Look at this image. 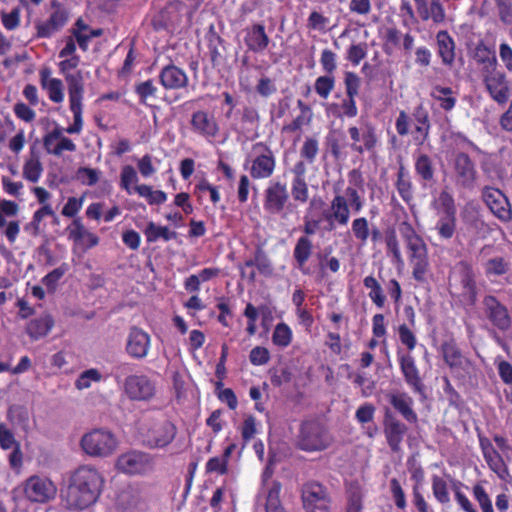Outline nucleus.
I'll list each match as a JSON object with an SVG mask.
<instances>
[{
    "label": "nucleus",
    "mask_w": 512,
    "mask_h": 512,
    "mask_svg": "<svg viewBox=\"0 0 512 512\" xmlns=\"http://www.w3.org/2000/svg\"><path fill=\"white\" fill-rule=\"evenodd\" d=\"M104 477L91 465H81L69 476L68 485L63 491V500L70 510H84L98 500Z\"/></svg>",
    "instance_id": "nucleus-1"
},
{
    "label": "nucleus",
    "mask_w": 512,
    "mask_h": 512,
    "mask_svg": "<svg viewBox=\"0 0 512 512\" xmlns=\"http://www.w3.org/2000/svg\"><path fill=\"white\" fill-rule=\"evenodd\" d=\"M80 63V56L73 55L59 62V70L64 75L68 87L69 108L74 121L65 131L68 134H79L83 128L84 80L81 71L71 73Z\"/></svg>",
    "instance_id": "nucleus-2"
},
{
    "label": "nucleus",
    "mask_w": 512,
    "mask_h": 512,
    "mask_svg": "<svg viewBox=\"0 0 512 512\" xmlns=\"http://www.w3.org/2000/svg\"><path fill=\"white\" fill-rule=\"evenodd\" d=\"M397 332L399 341L407 349V352L398 349L396 353L403 378L414 393L419 394L422 398H426L425 384L421 378L416 360L411 354L417 346V337L407 324H400L397 328Z\"/></svg>",
    "instance_id": "nucleus-3"
},
{
    "label": "nucleus",
    "mask_w": 512,
    "mask_h": 512,
    "mask_svg": "<svg viewBox=\"0 0 512 512\" xmlns=\"http://www.w3.org/2000/svg\"><path fill=\"white\" fill-rule=\"evenodd\" d=\"M276 165V156L271 147L265 142H256L252 145L251 154L244 167L249 170L253 180H263L274 174Z\"/></svg>",
    "instance_id": "nucleus-4"
},
{
    "label": "nucleus",
    "mask_w": 512,
    "mask_h": 512,
    "mask_svg": "<svg viewBox=\"0 0 512 512\" xmlns=\"http://www.w3.org/2000/svg\"><path fill=\"white\" fill-rule=\"evenodd\" d=\"M117 444L115 435L102 428L85 433L80 441L82 450L91 457H108L114 453Z\"/></svg>",
    "instance_id": "nucleus-5"
},
{
    "label": "nucleus",
    "mask_w": 512,
    "mask_h": 512,
    "mask_svg": "<svg viewBox=\"0 0 512 512\" xmlns=\"http://www.w3.org/2000/svg\"><path fill=\"white\" fill-rule=\"evenodd\" d=\"M331 444V437L325 427L316 420L304 421L298 436L299 449L306 452L322 451Z\"/></svg>",
    "instance_id": "nucleus-6"
},
{
    "label": "nucleus",
    "mask_w": 512,
    "mask_h": 512,
    "mask_svg": "<svg viewBox=\"0 0 512 512\" xmlns=\"http://www.w3.org/2000/svg\"><path fill=\"white\" fill-rule=\"evenodd\" d=\"M438 220L435 225L439 237L444 240L451 239L456 232V206L453 196L446 190H442L438 197Z\"/></svg>",
    "instance_id": "nucleus-7"
},
{
    "label": "nucleus",
    "mask_w": 512,
    "mask_h": 512,
    "mask_svg": "<svg viewBox=\"0 0 512 512\" xmlns=\"http://www.w3.org/2000/svg\"><path fill=\"white\" fill-rule=\"evenodd\" d=\"M452 180L457 189H474L478 177L475 162L465 152H457L452 159Z\"/></svg>",
    "instance_id": "nucleus-8"
},
{
    "label": "nucleus",
    "mask_w": 512,
    "mask_h": 512,
    "mask_svg": "<svg viewBox=\"0 0 512 512\" xmlns=\"http://www.w3.org/2000/svg\"><path fill=\"white\" fill-rule=\"evenodd\" d=\"M479 259L485 277L496 283L499 278L505 277L511 270V262L506 257L496 253L492 245H484L479 252Z\"/></svg>",
    "instance_id": "nucleus-9"
},
{
    "label": "nucleus",
    "mask_w": 512,
    "mask_h": 512,
    "mask_svg": "<svg viewBox=\"0 0 512 512\" xmlns=\"http://www.w3.org/2000/svg\"><path fill=\"white\" fill-rule=\"evenodd\" d=\"M290 205V195L285 182L270 181L263 194V209L270 216L282 215L285 207Z\"/></svg>",
    "instance_id": "nucleus-10"
},
{
    "label": "nucleus",
    "mask_w": 512,
    "mask_h": 512,
    "mask_svg": "<svg viewBox=\"0 0 512 512\" xmlns=\"http://www.w3.org/2000/svg\"><path fill=\"white\" fill-rule=\"evenodd\" d=\"M301 498L305 512H330L331 499L327 488L319 482L303 485Z\"/></svg>",
    "instance_id": "nucleus-11"
},
{
    "label": "nucleus",
    "mask_w": 512,
    "mask_h": 512,
    "mask_svg": "<svg viewBox=\"0 0 512 512\" xmlns=\"http://www.w3.org/2000/svg\"><path fill=\"white\" fill-rule=\"evenodd\" d=\"M348 134L351 139L350 148L353 152L358 154L375 153L379 144V135L372 123H366L362 127L350 126Z\"/></svg>",
    "instance_id": "nucleus-12"
},
{
    "label": "nucleus",
    "mask_w": 512,
    "mask_h": 512,
    "mask_svg": "<svg viewBox=\"0 0 512 512\" xmlns=\"http://www.w3.org/2000/svg\"><path fill=\"white\" fill-rule=\"evenodd\" d=\"M408 258L412 267V276L419 283L427 282V274L430 270L428 247L421 237L406 244Z\"/></svg>",
    "instance_id": "nucleus-13"
},
{
    "label": "nucleus",
    "mask_w": 512,
    "mask_h": 512,
    "mask_svg": "<svg viewBox=\"0 0 512 512\" xmlns=\"http://www.w3.org/2000/svg\"><path fill=\"white\" fill-rule=\"evenodd\" d=\"M454 273L458 278L461 289L460 298L469 305H475L478 300L479 289L472 264L467 260H461L456 263Z\"/></svg>",
    "instance_id": "nucleus-14"
},
{
    "label": "nucleus",
    "mask_w": 512,
    "mask_h": 512,
    "mask_svg": "<svg viewBox=\"0 0 512 512\" xmlns=\"http://www.w3.org/2000/svg\"><path fill=\"white\" fill-rule=\"evenodd\" d=\"M115 467L128 475L145 474L153 469V458L148 453L129 451L117 458Z\"/></svg>",
    "instance_id": "nucleus-15"
},
{
    "label": "nucleus",
    "mask_w": 512,
    "mask_h": 512,
    "mask_svg": "<svg viewBox=\"0 0 512 512\" xmlns=\"http://www.w3.org/2000/svg\"><path fill=\"white\" fill-rule=\"evenodd\" d=\"M123 389L132 401H150L156 394L155 382L145 374L127 376Z\"/></svg>",
    "instance_id": "nucleus-16"
},
{
    "label": "nucleus",
    "mask_w": 512,
    "mask_h": 512,
    "mask_svg": "<svg viewBox=\"0 0 512 512\" xmlns=\"http://www.w3.org/2000/svg\"><path fill=\"white\" fill-rule=\"evenodd\" d=\"M482 199L498 220L503 223L512 221V206L507 196L500 189L485 187L482 191Z\"/></svg>",
    "instance_id": "nucleus-17"
},
{
    "label": "nucleus",
    "mask_w": 512,
    "mask_h": 512,
    "mask_svg": "<svg viewBox=\"0 0 512 512\" xmlns=\"http://www.w3.org/2000/svg\"><path fill=\"white\" fill-rule=\"evenodd\" d=\"M482 75L490 97L500 105L506 104L510 97V85L506 74L497 67Z\"/></svg>",
    "instance_id": "nucleus-18"
},
{
    "label": "nucleus",
    "mask_w": 512,
    "mask_h": 512,
    "mask_svg": "<svg viewBox=\"0 0 512 512\" xmlns=\"http://www.w3.org/2000/svg\"><path fill=\"white\" fill-rule=\"evenodd\" d=\"M486 319L491 325L501 332H506L511 327V317L508 308L494 295H486L482 301Z\"/></svg>",
    "instance_id": "nucleus-19"
},
{
    "label": "nucleus",
    "mask_w": 512,
    "mask_h": 512,
    "mask_svg": "<svg viewBox=\"0 0 512 512\" xmlns=\"http://www.w3.org/2000/svg\"><path fill=\"white\" fill-rule=\"evenodd\" d=\"M190 127L194 134L208 141L215 139L220 127L215 115L207 110H197L191 114Z\"/></svg>",
    "instance_id": "nucleus-20"
},
{
    "label": "nucleus",
    "mask_w": 512,
    "mask_h": 512,
    "mask_svg": "<svg viewBox=\"0 0 512 512\" xmlns=\"http://www.w3.org/2000/svg\"><path fill=\"white\" fill-rule=\"evenodd\" d=\"M53 11L49 18L36 25L37 36L39 38H50L55 33L59 32L68 22L69 11L68 9L56 2H52Z\"/></svg>",
    "instance_id": "nucleus-21"
},
{
    "label": "nucleus",
    "mask_w": 512,
    "mask_h": 512,
    "mask_svg": "<svg viewBox=\"0 0 512 512\" xmlns=\"http://www.w3.org/2000/svg\"><path fill=\"white\" fill-rule=\"evenodd\" d=\"M407 431L408 427L405 423L400 421L391 413H385L383 421V432L391 452L395 454L402 453L401 444Z\"/></svg>",
    "instance_id": "nucleus-22"
},
{
    "label": "nucleus",
    "mask_w": 512,
    "mask_h": 512,
    "mask_svg": "<svg viewBox=\"0 0 512 512\" xmlns=\"http://www.w3.org/2000/svg\"><path fill=\"white\" fill-rule=\"evenodd\" d=\"M176 433L177 428L170 421L155 423L144 434V442L150 448H163L174 440Z\"/></svg>",
    "instance_id": "nucleus-23"
},
{
    "label": "nucleus",
    "mask_w": 512,
    "mask_h": 512,
    "mask_svg": "<svg viewBox=\"0 0 512 512\" xmlns=\"http://www.w3.org/2000/svg\"><path fill=\"white\" fill-rule=\"evenodd\" d=\"M26 497L32 502L45 503L56 495V487L52 481L39 476L30 477L24 489Z\"/></svg>",
    "instance_id": "nucleus-24"
},
{
    "label": "nucleus",
    "mask_w": 512,
    "mask_h": 512,
    "mask_svg": "<svg viewBox=\"0 0 512 512\" xmlns=\"http://www.w3.org/2000/svg\"><path fill=\"white\" fill-rule=\"evenodd\" d=\"M68 239L73 241L75 245L82 248L83 251H88L96 247L100 238L95 233L89 231L81 217L72 220L71 224L66 228Z\"/></svg>",
    "instance_id": "nucleus-25"
},
{
    "label": "nucleus",
    "mask_w": 512,
    "mask_h": 512,
    "mask_svg": "<svg viewBox=\"0 0 512 512\" xmlns=\"http://www.w3.org/2000/svg\"><path fill=\"white\" fill-rule=\"evenodd\" d=\"M351 206L347 198L342 194H336L330 201V211L324 212V219L329 223V230L335 228V224L346 226L349 223Z\"/></svg>",
    "instance_id": "nucleus-26"
},
{
    "label": "nucleus",
    "mask_w": 512,
    "mask_h": 512,
    "mask_svg": "<svg viewBox=\"0 0 512 512\" xmlns=\"http://www.w3.org/2000/svg\"><path fill=\"white\" fill-rule=\"evenodd\" d=\"M150 344L151 338L147 332L136 326L131 327L126 343V352L130 357L138 360L145 358Z\"/></svg>",
    "instance_id": "nucleus-27"
},
{
    "label": "nucleus",
    "mask_w": 512,
    "mask_h": 512,
    "mask_svg": "<svg viewBox=\"0 0 512 512\" xmlns=\"http://www.w3.org/2000/svg\"><path fill=\"white\" fill-rule=\"evenodd\" d=\"M479 444L488 467L500 479L506 480L509 477V470L503 456L494 448L489 439L480 437Z\"/></svg>",
    "instance_id": "nucleus-28"
},
{
    "label": "nucleus",
    "mask_w": 512,
    "mask_h": 512,
    "mask_svg": "<svg viewBox=\"0 0 512 512\" xmlns=\"http://www.w3.org/2000/svg\"><path fill=\"white\" fill-rule=\"evenodd\" d=\"M43 146L48 154L61 156L64 151L74 152L75 143L62 135V129L55 127L43 137Z\"/></svg>",
    "instance_id": "nucleus-29"
},
{
    "label": "nucleus",
    "mask_w": 512,
    "mask_h": 512,
    "mask_svg": "<svg viewBox=\"0 0 512 512\" xmlns=\"http://www.w3.org/2000/svg\"><path fill=\"white\" fill-rule=\"evenodd\" d=\"M159 82L166 90H180L188 86L189 78L183 69L174 64H169L159 72Z\"/></svg>",
    "instance_id": "nucleus-30"
},
{
    "label": "nucleus",
    "mask_w": 512,
    "mask_h": 512,
    "mask_svg": "<svg viewBox=\"0 0 512 512\" xmlns=\"http://www.w3.org/2000/svg\"><path fill=\"white\" fill-rule=\"evenodd\" d=\"M414 171L422 187L430 186L436 181V166L433 158L424 152L414 154Z\"/></svg>",
    "instance_id": "nucleus-31"
},
{
    "label": "nucleus",
    "mask_w": 512,
    "mask_h": 512,
    "mask_svg": "<svg viewBox=\"0 0 512 512\" xmlns=\"http://www.w3.org/2000/svg\"><path fill=\"white\" fill-rule=\"evenodd\" d=\"M0 448L12 450L8 457L12 468L18 469L22 466L23 454L20 443L16 441L14 433L4 423H0Z\"/></svg>",
    "instance_id": "nucleus-32"
},
{
    "label": "nucleus",
    "mask_w": 512,
    "mask_h": 512,
    "mask_svg": "<svg viewBox=\"0 0 512 512\" xmlns=\"http://www.w3.org/2000/svg\"><path fill=\"white\" fill-rule=\"evenodd\" d=\"M441 354L445 364L453 371H465L471 366V361L463 356L454 339L444 341L441 344Z\"/></svg>",
    "instance_id": "nucleus-33"
},
{
    "label": "nucleus",
    "mask_w": 512,
    "mask_h": 512,
    "mask_svg": "<svg viewBox=\"0 0 512 512\" xmlns=\"http://www.w3.org/2000/svg\"><path fill=\"white\" fill-rule=\"evenodd\" d=\"M313 241L310 237L300 236L293 248L294 267L300 271L302 275H310L311 270L307 263L313 254Z\"/></svg>",
    "instance_id": "nucleus-34"
},
{
    "label": "nucleus",
    "mask_w": 512,
    "mask_h": 512,
    "mask_svg": "<svg viewBox=\"0 0 512 512\" xmlns=\"http://www.w3.org/2000/svg\"><path fill=\"white\" fill-rule=\"evenodd\" d=\"M244 43L247 49L253 53H262L270 43V38L265 31V26L255 23L245 30Z\"/></svg>",
    "instance_id": "nucleus-35"
},
{
    "label": "nucleus",
    "mask_w": 512,
    "mask_h": 512,
    "mask_svg": "<svg viewBox=\"0 0 512 512\" xmlns=\"http://www.w3.org/2000/svg\"><path fill=\"white\" fill-rule=\"evenodd\" d=\"M41 88L46 91L47 96L53 103H61L64 100V86L59 78L52 77L50 67H43L39 71Z\"/></svg>",
    "instance_id": "nucleus-36"
},
{
    "label": "nucleus",
    "mask_w": 512,
    "mask_h": 512,
    "mask_svg": "<svg viewBox=\"0 0 512 512\" xmlns=\"http://www.w3.org/2000/svg\"><path fill=\"white\" fill-rule=\"evenodd\" d=\"M366 491L357 480L345 482V512H363Z\"/></svg>",
    "instance_id": "nucleus-37"
},
{
    "label": "nucleus",
    "mask_w": 512,
    "mask_h": 512,
    "mask_svg": "<svg viewBox=\"0 0 512 512\" xmlns=\"http://www.w3.org/2000/svg\"><path fill=\"white\" fill-rule=\"evenodd\" d=\"M392 407L410 424L418 422V415L413 409L414 400L406 392H398L389 396Z\"/></svg>",
    "instance_id": "nucleus-38"
},
{
    "label": "nucleus",
    "mask_w": 512,
    "mask_h": 512,
    "mask_svg": "<svg viewBox=\"0 0 512 512\" xmlns=\"http://www.w3.org/2000/svg\"><path fill=\"white\" fill-rule=\"evenodd\" d=\"M416 10L423 21L431 19L434 23L444 22L445 9L441 0H413Z\"/></svg>",
    "instance_id": "nucleus-39"
},
{
    "label": "nucleus",
    "mask_w": 512,
    "mask_h": 512,
    "mask_svg": "<svg viewBox=\"0 0 512 512\" xmlns=\"http://www.w3.org/2000/svg\"><path fill=\"white\" fill-rule=\"evenodd\" d=\"M438 55L444 65L451 66L455 61V41L446 30H440L436 34Z\"/></svg>",
    "instance_id": "nucleus-40"
},
{
    "label": "nucleus",
    "mask_w": 512,
    "mask_h": 512,
    "mask_svg": "<svg viewBox=\"0 0 512 512\" xmlns=\"http://www.w3.org/2000/svg\"><path fill=\"white\" fill-rule=\"evenodd\" d=\"M53 326V317L49 314H45L30 320L26 326V333L31 338V340L36 341L45 337L51 331Z\"/></svg>",
    "instance_id": "nucleus-41"
},
{
    "label": "nucleus",
    "mask_w": 512,
    "mask_h": 512,
    "mask_svg": "<svg viewBox=\"0 0 512 512\" xmlns=\"http://www.w3.org/2000/svg\"><path fill=\"white\" fill-rule=\"evenodd\" d=\"M43 173V166L40 161L39 152L35 145L30 147L29 157L23 165V177L29 182L36 183L39 181Z\"/></svg>",
    "instance_id": "nucleus-42"
},
{
    "label": "nucleus",
    "mask_w": 512,
    "mask_h": 512,
    "mask_svg": "<svg viewBox=\"0 0 512 512\" xmlns=\"http://www.w3.org/2000/svg\"><path fill=\"white\" fill-rule=\"evenodd\" d=\"M395 187L399 196L406 204H409L413 200V183L409 171L402 164L399 166L396 173Z\"/></svg>",
    "instance_id": "nucleus-43"
},
{
    "label": "nucleus",
    "mask_w": 512,
    "mask_h": 512,
    "mask_svg": "<svg viewBox=\"0 0 512 512\" xmlns=\"http://www.w3.org/2000/svg\"><path fill=\"white\" fill-rule=\"evenodd\" d=\"M475 60L482 65V73L498 67L495 50L479 41L475 47Z\"/></svg>",
    "instance_id": "nucleus-44"
},
{
    "label": "nucleus",
    "mask_w": 512,
    "mask_h": 512,
    "mask_svg": "<svg viewBox=\"0 0 512 512\" xmlns=\"http://www.w3.org/2000/svg\"><path fill=\"white\" fill-rule=\"evenodd\" d=\"M430 96L439 103V106L445 112L452 111L457 104V97L451 87L435 85Z\"/></svg>",
    "instance_id": "nucleus-45"
},
{
    "label": "nucleus",
    "mask_w": 512,
    "mask_h": 512,
    "mask_svg": "<svg viewBox=\"0 0 512 512\" xmlns=\"http://www.w3.org/2000/svg\"><path fill=\"white\" fill-rule=\"evenodd\" d=\"M363 285L369 290L368 297L371 302L382 309L386 304V295L380 282L373 275H368L363 279Z\"/></svg>",
    "instance_id": "nucleus-46"
},
{
    "label": "nucleus",
    "mask_w": 512,
    "mask_h": 512,
    "mask_svg": "<svg viewBox=\"0 0 512 512\" xmlns=\"http://www.w3.org/2000/svg\"><path fill=\"white\" fill-rule=\"evenodd\" d=\"M144 235L148 243H154L158 239L170 241L177 238V232L170 230L167 226H157L152 221L147 224Z\"/></svg>",
    "instance_id": "nucleus-47"
},
{
    "label": "nucleus",
    "mask_w": 512,
    "mask_h": 512,
    "mask_svg": "<svg viewBox=\"0 0 512 512\" xmlns=\"http://www.w3.org/2000/svg\"><path fill=\"white\" fill-rule=\"evenodd\" d=\"M281 490L282 484L277 480L272 481L266 496V512H286L280 499Z\"/></svg>",
    "instance_id": "nucleus-48"
},
{
    "label": "nucleus",
    "mask_w": 512,
    "mask_h": 512,
    "mask_svg": "<svg viewBox=\"0 0 512 512\" xmlns=\"http://www.w3.org/2000/svg\"><path fill=\"white\" fill-rule=\"evenodd\" d=\"M254 266L264 276H270L273 273L272 263L261 248L256 249L253 259L244 262V267L253 268Z\"/></svg>",
    "instance_id": "nucleus-49"
},
{
    "label": "nucleus",
    "mask_w": 512,
    "mask_h": 512,
    "mask_svg": "<svg viewBox=\"0 0 512 512\" xmlns=\"http://www.w3.org/2000/svg\"><path fill=\"white\" fill-rule=\"evenodd\" d=\"M370 223L366 217H356L351 222V233L361 245H366L370 237Z\"/></svg>",
    "instance_id": "nucleus-50"
},
{
    "label": "nucleus",
    "mask_w": 512,
    "mask_h": 512,
    "mask_svg": "<svg viewBox=\"0 0 512 512\" xmlns=\"http://www.w3.org/2000/svg\"><path fill=\"white\" fill-rule=\"evenodd\" d=\"M293 340V332L288 324L280 322L276 324L272 333V343L279 348L288 347Z\"/></svg>",
    "instance_id": "nucleus-51"
},
{
    "label": "nucleus",
    "mask_w": 512,
    "mask_h": 512,
    "mask_svg": "<svg viewBox=\"0 0 512 512\" xmlns=\"http://www.w3.org/2000/svg\"><path fill=\"white\" fill-rule=\"evenodd\" d=\"M134 91L141 104L149 105V100L157 99L158 88L152 79L137 83L134 87Z\"/></svg>",
    "instance_id": "nucleus-52"
},
{
    "label": "nucleus",
    "mask_w": 512,
    "mask_h": 512,
    "mask_svg": "<svg viewBox=\"0 0 512 512\" xmlns=\"http://www.w3.org/2000/svg\"><path fill=\"white\" fill-rule=\"evenodd\" d=\"M139 196L146 198L149 205H161L166 202L167 194L162 190H153L151 186L142 184L135 187Z\"/></svg>",
    "instance_id": "nucleus-53"
},
{
    "label": "nucleus",
    "mask_w": 512,
    "mask_h": 512,
    "mask_svg": "<svg viewBox=\"0 0 512 512\" xmlns=\"http://www.w3.org/2000/svg\"><path fill=\"white\" fill-rule=\"evenodd\" d=\"M319 150V140L316 137H306L300 148V157L311 165L316 161Z\"/></svg>",
    "instance_id": "nucleus-54"
},
{
    "label": "nucleus",
    "mask_w": 512,
    "mask_h": 512,
    "mask_svg": "<svg viewBox=\"0 0 512 512\" xmlns=\"http://www.w3.org/2000/svg\"><path fill=\"white\" fill-rule=\"evenodd\" d=\"M432 493L440 504H448L450 496L446 481L438 475L432 476Z\"/></svg>",
    "instance_id": "nucleus-55"
},
{
    "label": "nucleus",
    "mask_w": 512,
    "mask_h": 512,
    "mask_svg": "<svg viewBox=\"0 0 512 512\" xmlns=\"http://www.w3.org/2000/svg\"><path fill=\"white\" fill-rule=\"evenodd\" d=\"M335 88L334 75H322L316 78L314 82L315 92L322 98L327 99Z\"/></svg>",
    "instance_id": "nucleus-56"
},
{
    "label": "nucleus",
    "mask_w": 512,
    "mask_h": 512,
    "mask_svg": "<svg viewBox=\"0 0 512 512\" xmlns=\"http://www.w3.org/2000/svg\"><path fill=\"white\" fill-rule=\"evenodd\" d=\"M291 195L295 202L305 204L309 200V187L306 179L291 180Z\"/></svg>",
    "instance_id": "nucleus-57"
},
{
    "label": "nucleus",
    "mask_w": 512,
    "mask_h": 512,
    "mask_svg": "<svg viewBox=\"0 0 512 512\" xmlns=\"http://www.w3.org/2000/svg\"><path fill=\"white\" fill-rule=\"evenodd\" d=\"M138 175L132 165H124L120 172V187L128 194L132 192V185L138 182Z\"/></svg>",
    "instance_id": "nucleus-58"
},
{
    "label": "nucleus",
    "mask_w": 512,
    "mask_h": 512,
    "mask_svg": "<svg viewBox=\"0 0 512 512\" xmlns=\"http://www.w3.org/2000/svg\"><path fill=\"white\" fill-rule=\"evenodd\" d=\"M224 39L216 33L208 38V49L211 63L213 66L219 65L223 60V55L219 51V46L223 45Z\"/></svg>",
    "instance_id": "nucleus-59"
},
{
    "label": "nucleus",
    "mask_w": 512,
    "mask_h": 512,
    "mask_svg": "<svg viewBox=\"0 0 512 512\" xmlns=\"http://www.w3.org/2000/svg\"><path fill=\"white\" fill-rule=\"evenodd\" d=\"M102 376L97 369L91 368L83 371L75 381V387L78 390L87 389L92 382H99Z\"/></svg>",
    "instance_id": "nucleus-60"
},
{
    "label": "nucleus",
    "mask_w": 512,
    "mask_h": 512,
    "mask_svg": "<svg viewBox=\"0 0 512 512\" xmlns=\"http://www.w3.org/2000/svg\"><path fill=\"white\" fill-rule=\"evenodd\" d=\"M69 267L66 263H62L42 278V283L50 290H54L59 280L65 275Z\"/></svg>",
    "instance_id": "nucleus-61"
},
{
    "label": "nucleus",
    "mask_w": 512,
    "mask_h": 512,
    "mask_svg": "<svg viewBox=\"0 0 512 512\" xmlns=\"http://www.w3.org/2000/svg\"><path fill=\"white\" fill-rule=\"evenodd\" d=\"M101 172L90 167H80L77 170L78 180L86 186H94L100 179Z\"/></svg>",
    "instance_id": "nucleus-62"
},
{
    "label": "nucleus",
    "mask_w": 512,
    "mask_h": 512,
    "mask_svg": "<svg viewBox=\"0 0 512 512\" xmlns=\"http://www.w3.org/2000/svg\"><path fill=\"white\" fill-rule=\"evenodd\" d=\"M473 496L479 503L482 512H494L491 499L480 483L473 486Z\"/></svg>",
    "instance_id": "nucleus-63"
},
{
    "label": "nucleus",
    "mask_w": 512,
    "mask_h": 512,
    "mask_svg": "<svg viewBox=\"0 0 512 512\" xmlns=\"http://www.w3.org/2000/svg\"><path fill=\"white\" fill-rule=\"evenodd\" d=\"M499 20L512 28V0H494Z\"/></svg>",
    "instance_id": "nucleus-64"
}]
</instances>
